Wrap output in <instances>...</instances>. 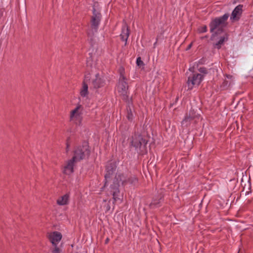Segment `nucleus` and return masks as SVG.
<instances>
[{
  "mask_svg": "<svg viewBox=\"0 0 253 253\" xmlns=\"http://www.w3.org/2000/svg\"><path fill=\"white\" fill-rule=\"evenodd\" d=\"M89 154L88 146L85 143L82 146L78 147L75 151L73 158L69 160L64 167V172L70 174L73 172L74 166L75 162L84 159Z\"/></svg>",
  "mask_w": 253,
  "mask_h": 253,
  "instance_id": "1",
  "label": "nucleus"
},
{
  "mask_svg": "<svg viewBox=\"0 0 253 253\" xmlns=\"http://www.w3.org/2000/svg\"><path fill=\"white\" fill-rule=\"evenodd\" d=\"M134 180H135V178L130 179L121 173H118L116 174L113 182V184L111 186L112 189L111 192L115 201H117L118 200L121 199L119 197V187L120 185L122 184V185H125L127 183H132Z\"/></svg>",
  "mask_w": 253,
  "mask_h": 253,
  "instance_id": "2",
  "label": "nucleus"
},
{
  "mask_svg": "<svg viewBox=\"0 0 253 253\" xmlns=\"http://www.w3.org/2000/svg\"><path fill=\"white\" fill-rule=\"evenodd\" d=\"M229 15L225 14L222 16L213 20L210 24V31L211 33L220 32L227 24V20Z\"/></svg>",
  "mask_w": 253,
  "mask_h": 253,
  "instance_id": "3",
  "label": "nucleus"
},
{
  "mask_svg": "<svg viewBox=\"0 0 253 253\" xmlns=\"http://www.w3.org/2000/svg\"><path fill=\"white\" fill-rule=\"evenodd\" d=\"M83 108L81 105L78 106L70 112V120L77 125H80L82 120Z\"/></svg>",
  "mask_w": 253,
  "mask_h": 253,
  "instance_id": "4",
  "label": "nucleus"
},
{
  "mask_svg": "<svg viewBox=\"0 0 253 253\" xmlns=\"http://www.w3.org/2000/svg\"><path fill=\"white\" fill-rule=\"evenodd\" d=\"M203 79V75L199 73H195L189 77L187 81L188 89H192L194 86L200 84Z\"/></svg>",
  "mask_w": 253,
  "mask_h": 253,
  "instance_id": "5",
  "label": "nucleus"
},
{
  "mask_svg": "<svg viewBox=\"0 0 253 253\" xmlns=\"http://www.w3.org/2000/svg\"><path fill=\"white\" fill-rule=\"evenodd\" d=\"M126 79L125 77L121 75L120 79L119 84L118 85L117 89L120 95H123L124 99H126L127 97V89L128 85L126 82Z\"/></svg>",
  "mask_w": 253,
  "mask_h": 253,
  "instance_id": "6",
  "label": "nucleus"
},
{
  "mask_svg": "<svg viewBox=\"0 0 253 253\" xmlns=\"http://www.w3.org/2000/svg\"><path fill=\"white\" fill-rule=\"evenodd\" d=\"M146 144L147 141L141 135H135L132 138L131 145L136 149H140L141 151H143V149L145 148Z\"/></svg>",
  "mask_w": 253,
  "mask_h": 253,
  "instance_id": "7",
  "label": "nucleus"
},
{
  "mask_svg": "<svg viewBox=\"0 0 253 253\" xmlns=\"http://www.w3.org/2000/svg\"><path fill=\"white\" fill-rule=\"evenodd\" d=\"M116 165L114 162H111L108 164L106 166V173L105 175V186L107 185V183L109 182L110 178L112 177L113 173L116 170Z\"/></svg>",
  "mask_w": 253,
  "mask_h": 253,
  "instance_id": "8",
  "label": "nucleus"
},
{
  "mask_svg": "<svg viewBox=\"0 0 253 253\" xmlns=\"http://www.w3.org/2000/svg\"><path fill=\"white\" fill-rule=\"evenodd\" d=\"M100 13L94 10L93 16L91 20L92 32H93V31L96 32L97 31L98 26L100 23Z\"/></svg>",
  "mask_w": 253,
  "mask_h": 253,
  "instance_id": "9",
  "label": "nucleus"
},
{
  "mask_svg": "<svg viewBox=\"0 0 253 253\" xmlns=\"http://www.w3.org/2000/svg\"><path fill=\"white\" fill-rule=\"evenodd\" d=\"M92 84L94 88L101 87L105 84V80L102 75L96 74L95 78L92 79Z\"/></svg>",
  "mask_w": 253,
  "mask_h": 253,
  "instance_id": "10",
  "label": "nucleus"
},
{
  "mask_svg": "<svg viewBox=\"0 0 253 253\" xmlns=\"http://www.w3.org/2000/svg\"><path fill=\"white\" fill-rule=\"evenodd\" d=\"M243 5L239 4L237 6L232 12L230 19L232 21L238 20L242 13Z\"/></svg>",
  "mask_w": 253,
  "mask_h": 253,
  "instance_id": "11",
  "label": "nucleus"
},
{
  "mask_svg": "<svg viewBox=\"0 0 253 253\" xmlns=\"http://www.w3.org/2000/svg\"><path fill=\"white\" fill-rule=\"evenodd\" d=\"M48 238L52 245H57L62 238V235L58 232H53L48 235Z\"/></svg>",
  "mask_w": 253,
  "mask_h": 253,
  "instance_id": "12",
  "label": "nucleus"
},
{
  "mask_svg": "<svg viewBox=\"0 0 253 253\" xmlns=\"http://www.w3.org/2000/svg\"><path fill=\"white\" fill-rule=\"evenodd\" d=\"M195 115L193 111H190L189 115H187L185 119L182 122V125L187 126L189 124V122L195 118Z\"/></svg>",
  "mask_w": 253,
  "mask_h": 253,
  "instance_id": "13",
  "label": "nucleus"
},
{
  "mask_svg": "<svg viewBox=\"0 0 253 253\" xmlns=\"http://www.w3.org/2000/svg\"><path fill=\"white\" fill-rule=\"evenodd\" d=\"M129 33L128 27H126V26H124V27L122 29V32L120 35L122 40L126 42L127 38L129 36Z\"/></svg>",
  "mask_w": 253,
  "mask_h": 253,
  "instance_id": "14",
  "label": "nucleus"
},
{
  "mask_svg": "<svg viewBox=\"0 0 253 253\" xmlns=\"http://www.w3.org/2000/svg\"><path fill=\"white\" fill-rule=\"evenodd\" d=\"M69 196L67 194L64 195L60 197L57 201V203L59 205H65L68 203Z\"/></svg>",
  "mask_w": 253,
  "mask_h": 253,
  "instance_id": "15",
  "label": "nucleus"
},
{
  "mask_svg": "<svg viewBox=\"0 0 253 253\" xmlns=\"http://www.w3.org/2000/svg\"><path fill=\"white\" fill-rule=\"evenodd\" d=\"M80 94L82 97H86L88 94V86L84 82L80 91Z\"/></svg>",
  "mask_w": 253,
  "mask_h": 253,
  "instance_id": "16",
  "label": "nucleus"
},
{
  "mask_svg": "<svg viewBox=\"0 0 253 253\" xmlns=\"http://www.w3.org/2000/svg\"><path fill=\"white\" fill-rule=\"evenodd\" d=\"M227 40V35L225 34L223 37H221L219 41L215 44V47L217 48H220L221 45Z\"/></svg>",
  "mask_w": 253,
  "mask_h": 253,
  "instance_id": "17",
  "label": "nucleus"
},
{
  "mask_svg": "<svg viewBox=\"0 0 253 253\" xmlns=\"http://www.w3.org/2000/svg\"><path fill=\"white\" fill-rule=\"evenodd\" d=\"M136 64L139 67H141L144 65L143 62L141 60V58L140 57L137 58Z\"/></svg>",
  "mask_w": 253,
  "mask_h": 253,
  "instance_id": "18",
  "label": "nucleus"
},
{
  "mask_svg": "<svg viewBox=\"0 0 253 253\" xmlns=\"http://www.w3.org/2000/svg\"><path fill=\"white\" fill-rule=\"evenodd\" d=\"M54 248L52 250L53 253H61V250L57 246V245H53Z\"/></svg>",
  "mask_w": 253,
  "mask_h": 253,
  "instance_id": "19",
  "label": "nucleus"
},
{
  "mask_svg": "<svg viewBox=\"0 0 253 253\" xmlns=\"http://www.w3.org/2000/svg\"><path fill=\"white\" fill-rule=\"evenodd\" d=\"M200 33H205L207 31V27L205 25H203L198 29Z\"/></svg>",
  "mask_w": 253,
  "mask_h": 253,
  "instance_id": "20",
  "label": "nucleus"
},
{
  "mask_svg": "<svg viewBox=\"0 0 253 253\" xmlns=\"http://www.w3.org/2000/svg\"><path fill=\"white\" fill-rule=\"evenodd\" d=\"M230 84V83H228V81L225 80L224 82L223 83L222 86L223 88H226L228 85H229Z\"/></svg>",
  "mask_w": 253,
  "mask_h": 253,
  "instance_id": "21",
  "label": "nucleus"
},
{
  "mask_svg": "<svg viewBox=\"0 0 253 253\" xmlns=\"http://www.w3.org/2000/svg\"><path fill=\"white\" fill-rule=\"evenodd\" d=\"M159 202H160L157 201V200H156L154 199V200H153V201L152 202V203H151V205H157L158 204H159Z\"/></svg>",
  "mask_w": 253,
  "mask_h": 253,
  "instance_id": "22",
  "label": "nucleus"
},
{
  "mask_svg": "<svg viewBox=\"0 0 253 253\" xmlns=\"http://www.w3.org/2000/svg\"><path fill=\"white\" fill-rule=\"evenodd\" d=\"M200 71L201 72H203V73H206V70L204 69L201 68Z\"/></svg>",
  "mask_w": 253,
  "mask_h": 253,
  "instance_id": "23",
  "label": "nucleus"
},
{
  "mask_svg": "<svg viewBox=\"0 0 253 253\" xmlns=\"http://www.w3.org/2000/svg\"><path fill=\"white\" fill-rule=\"evenodd\" d=\"M131 115H130L129 114H128L127 118L128 120H130L131 119Z\"/></svg>",
  "mask_w": 253,
  "mask_h": 253,
  "instance_id": "24",
  "label": "nucleus"
},
{
  "mask_svg": "<svg viewBox=\"0 0 253 253\" xmlns=\"http://www.w3.org/2000/svg\"><path fill=\"white\" fill-rule=\"evenodd\" d=\"M192 43H190V44L188 45V47H187V49H189L191 47V46H192Z\"/></svg>",
  "mask_w": 253,
  "mask_h": 253,
  "instance_id": "25",
  "label": "nucleus"
},
{
  "mask_svg": "<svg viewBox=\"0 0 253 253\" xmlns=\"http://www.w3.org/2000/svg\"><path fill=\"white\" fill-rule=\"evenodd\" d=\"M227 78L228 79H230L232 78V76H230V75H228V76H227Z\"/></svg>",
  "mask_w": 253,
  "mask_h": 253,
  "instance_id": "26",
  "label": "nucleus"
},
{
  "mask_svg": "<svg viewBox=\"0 0 253 253\" xmlns=\"http://www.w3.org/2000/svg\"><path fill=\"white\" fill-rule=\"evenodd\" d=\"M88 36H91V34H90V33L88 32Z\"/></svg>",
  "mask_w": 253,
  "mask_h": 253,
  "instance_id": "27",
  "label": "nucleus"
},
{
  "mask_svg": "<svg viewBox=\"0 0 253 253\" xmlns=\"http://www.w3.org/2000/svg\"><path fill=\"white\" fill-rule=\"evenodd\" d=\"M103 201H104V202H106V200H103Z\"/></svg>",
  "mask_w": 253,
  "mask_h": 253,
  "instance_id": "28",
  "label": "nucleus"
}]
</instances>
